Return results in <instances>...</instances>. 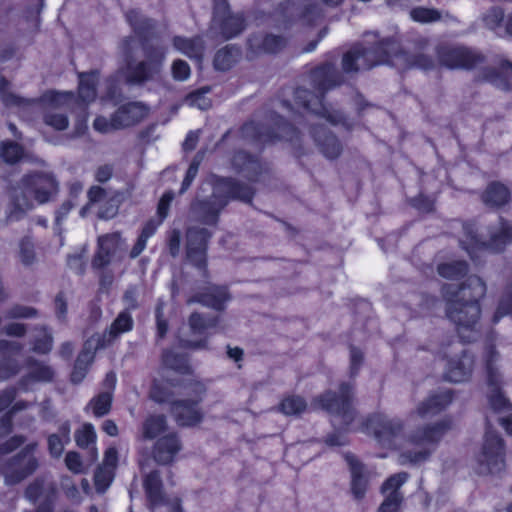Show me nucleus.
I'll return each instance as SVG.
<instances>
[{
  "label": "nucleus",
  "mask_w": 512,
  "mask_h": 512,
  "mask_svg": "<svg viewBox=\"0 0 512 512\" xmlns=\"http://www.w3.org/2000/svg\"><path fill=\"white\" fill-rule=\"evenodd\" d=\"M4 193L8 198L6 221L14 222L22 219L26 212L33 208L32 195L38 204L54 200L59 193V182L53 172L32 171L22 176L19 182L13 183L4 179Z\"/></svg>",
  "instance_id": "obj_1"
},
{
  "label": "nucleus",
  "mask_w": 512,
  "mask_h": 512,
  "mask_svg": "<svg viewBox=\"0 0 512 512\" xmlns=\"http://www.w3.org/2000/svg\"><path fill=\"white\" fill-rule=\"evenodd\" d=\"M310 80L318 94L309 89L298 87L294 92L295 102L306 110L325 118L332 125H341L348 131L352 130L354 124L341 110L334 108L331 104L324 103L326 92L342 85L344 82L343 75L337 67L330 62H325L311 70Z\"/></svg>",
  "instance_id": "obj_2"
},
{
  "label": "nucleus",
  "mask_w": 512,
  "mask_h": 512,
  "mask_svg": "<svg viewBox=\"0 0 512 512\" xmlns=\"http://www.w3.org/2000/svg\"><path fill=\"white\" fill-rule=\"evenodd\" d=\"M448 429L449 425L440 421L419 427L405 438L402 422L389 420L386 421V448L404 449L400 455L402 463L419 465L429 460Z\"/></svg>",
  "instance_id": "obj_3"
},
{
  "label": "nucleus",
  "mask_w": 512,
  "mask_h": 512,
  "mask_svg": "<svg viewBox=\"0 0 512 512\" xmlns=\"http://www.w3.org/2000/svg\"><path fill=\"white\" fill-rule=\"evenodd\" d=\"M134 42L132 36H126L119 42V50L124 61V66L120 68V75L128 86H143L160 77L164 59L159 56L150 57L147 51L142 50L144 59L137 62L134 57Z\"/></svg>",
  "instance_id": "obj_4"
},
{
  "label": "nucleus",
  "mask_w": 512,
  "mask_h": 512,
  "mask_svg": "<svg viewBox=\"0 0 512 512\" xmlns=\"http://www.w3.org/2000/svg\"><path fill=\"white\" fill-rule=\"evenodd\" d=\"M245 138L260 143H274L278 140L290 142L297 150H301V134L297 128L288 123L282 116L271 113L266 123L249 122L242 126Z\"/></svg>",
  "instance_id": "obj_5"
},
{
  "label": "nucleus",
  "mask_w": 512,
  "mask_h": 512,
  "mask_svg": "<svg viewBox=\"0 0 512 512\" xmlns=\"http://www.w3.org/2000/svg\"><path fill=\"white\" fill-rule=\"evenodd\" d=\"M355 383L341 382L339 391L326 390L313 398L312 404L330 415L338 418L343 427H348L356 418L357 411L353 406Z\"/></svg>",
  "instance_id": "obj_6"
},
{
  "label": "nucleus",
  "mask_w": 512,
  "mask_h": 512,
  "mask_svg": "<svg viewBox=\"0 0 512 512\" xmlns=\"http://www.w3.org/2000/svg\"><path fill=\"white\" fill-rule=\"evenodd\" d=\"M384 62V41L367 33L362 43L353 45L342 57L343 72L350 74L368 70Z\"/></svg>",
  "instance_id": "obj_7"
},
{
  "label": "nucleus",
  "mask_w": 512,
  "mask_h": 512,
  "mask_svg": "<svg viewBox=\"0 0 512 512\" xmlns=\"http://www.w3.org/2000/svg\"><path fill=\"white\" fill-rule=\"evenodd\" d=\"M185 389L190 397L176 399L171 402L170 414L180 427H195L204 419L200 405L206 395L207 388L198 380H188Z\"/></svg>",
  "instance_id": "obj_8"
},
{
  "label": "nucleus",
  "mask_w": 512,
  "mask_h": 512,
  "mask_svg": "<svg viewBox=\"0 0 512 512\" xmlns=\"http://www.w3.org/2000/svg\"><path fill=\"white\" fill-rule=\"evenodd\" d=\"M245 29V18L240 13H232L228 0H213L212 18L207 30L211 39L230 40Z\"/></svg>",
  "instance_id": "obj_9"
},
{
  "label": "nucleus",
  "mask_w": 512,
  "mask_h": 512,
  "mask_svg": "<svg viewBox=\"0 0 512 512\" xmlns=\"http://www.w3.org/2000/svg\"><path fill=\"white\" fill-rule=\"evenodd\" d=\"M505 467V442L498 432L488 427L476 459L475 472L481 476L500 475Z\"/></svg>",
  "instance_id": "obj_10"
},
{
  "label": "nucleus",
  "mask_w": 512,
  "mask_h": 512,
  "mask_svg": "<svg viewBox=\"0 0 512 512\" xmlns=\"http://www.w3.org/2000/svg\"><path fill=\"white\" fill-rule=\"evenodd\" d=\"M447 318L455 324L456 331L462 342L471 343L479 336V320L481 318L480 304L445 302Z\"/></svg>",
  "instance_id": "obj_11"
},
{
  "label": "nucleus",
  "mask_w": 512,
  "mask_h": 512,
  "mask_svg": "<svg viewBox=\"0 0 512 512\" xmlns=\"http://www.w3.org/2000/svg\"><path fill=\"white\" fill-rule=\"evenodd\" d=\"M37 446L36 442L27 444L1 465V473L6 485L19 484L38 469L39 461L34 455Z\"/></svg>",
  "instance_id": "obj_12"
},
{
  "label": "nucleus",
  "mask_w": 512,
  "mask_h": 512,
  "mask_svg": "<svg viewBox=\"0 0 512 512\" xmlns=\"http://www.w3.org/2000/svg\"><path fill=\"white\" fill-rule=\"evenodd\" d=\"M125 18L138 38L141 50L147 51L150 57L159 56L165 60V47L151 42L156 37V20L147 17L137 9L128 10L125 13Z\"/></svg>",
  "instance_id": "obj_13"
},
{
  "label": "nucleus",
  "mask_w": 512,
  "mask_h": 512,
  "mask_svg": "<svg viewBox=\"0 0 512 512\" xmlns=\"http://www.w3.org/2000/svg\"><path fill=\"white\" fill-rule=\"evenodd\" d=\"M212 233L202 227H190L186 231V258L195 267L203 279L210 277L207 251Z\"/></svg>",
  "instance_id": "obj_14"
},
{
  "label": "nucleus",
  "mask_w": 512,
  "mask_h": 512,
  "mask_svg": "<svg viewBox=\"0 0 512 512\" xmlns=\"http://www.w3.org/2000/svg\"><path fill=\"white\" fill-rule=\"evenodd\" d=\"M386 65L398 70L412 68L430 71L435 68V60L425 53H408L394 37L386 38Z\"/></svg>",
  "instance_id": "obj_15"
},
{
  "label": "nucleus",
  "mask_w": 512,
  "mask_h": 512,
  "mask_svg": "<svg viewBox=\"0 0 512 512\" xmlns=\"http://www.w3.org/2000/svg\"><path fill=\"white\" fill-rule=\"evenodd\" d=\"M485 282L476 275H471L461 284L446 283L441 287V294L445 302L480 304L486 295Z\"/></svg>",
  "instance_id": "obj_16"
},
{
  "label": "nucleus",
  "mask_w": 512,
  "mask_h": 512,
  "mask_svg": "<svg viewBox=\"0 0 512 512\" xmlns=\"http://www.w3.org/2000/svg\"><path fill=\"white\" fill-rule=\"evenodd\" d=\"M439 63L449 69L472 70L486 57L478 50L461 45H444L437 49Z\"/></svg>",
  "instance_id": "obj_17"
},
{
  "label": "nucleus",
  "mask_w": 512,
  "mask_h": 512,
  "mask_svg": "<svg viewBox=\"0 0 512 512\" xmlns=\"http://www.w3.org/2000/svg\"><path fill=\"white\" fill-rule=\"evenodd\" d=\"M147 507L151 512H184L181 499H168L163 492V483L158 470L148 473L143 481Z\"/></svg>",
  "instance_id": "obj_18"
},
{
  "label": "nucleus",
  "mask_w": 512,
  "mask_h": 512,
  "mask_svg": "<svg viewBox=\"0 0 512 512\" xmlns=\"http://www.w3.org/2000/svg\"><path fill=\"white\" fill-rule=\"evenodd\" d=\"M212 187H215L216 195L226 201L225 206L230 201H240L252 205L256 193L253 186L233 177L214 176Z\"/></svg>",
  "instance_id": "obj_19"
},
{
  "label": "nucleus",
  "mask_w": 512,
  "mask_h": 512,
  "mask_svg": "<svg viewBox=\"0 0 512 512\" xmlns=\"http://www.w3.org/2000/svg\"><path fill=\"white\" fill-rule=\"evenodd\" d=\"M220 316L193 312L188 318V326L191 334L200 336L198 340L181 339L180 344L183 348L188 349H205L207 348V337L210 329L216 328L220 322Z\"/></svg>",
  "instance_id": "obj_20"
},
{
  "label": "nucleus",
  "mask_w": 512,
  "mask_h": 512,
  "mask_svg": "<svg viewBox=\"0 0 512 512\" xmlns=\"http://www.w3.org/2000/svg\"><path fill=\"white\" fill-rule=\"evenodd\" d=\"M224 200L220 199L213 187L212 194L204 199H195L190 204L191 218L204 225H216L220 212L226 207Z\"/></svg>",
  "instance_id": "obj_21"
},
{
  "label": "nucleus",
  "mask_w": 512,
  "mask_h": 512,
  "mask_svg": "<svg viewBox=\"0 0 512 512\" xmlns=\"http://www.w3.org/2000/svg\"><path fill=\"white\" fill-rule=\"evenodd\" d=\"M231 299L228 286L210 283L189 297L186 303H198L217 312H222Z\"/></svg>",
  "instance_id": "obj_22"
},
{
  "label": "nucleus",
  "mask_w": 512,
  "mask_h": 512,
  "mask_svg": "<svg viewBox=\"0 0 512 512\" xmlns=\"http://www.w3.org/2000/svg\"><path fill=\"white\" fill-rule=\"evenodd\" d=\"M134 321L128 309L121 311L110 327L101 334H94L90 337V344L95 343V351L111 345L121 334L133 329Z\"/></svg>",
  "instance_id": "obj_23"
},
{
  "label": "nucleus",
  "mask_w": 512,
  "mask_h": 512,
  "mask_svg": "<svg viewBox=\"0 0 512 512\" xmlns=\"http://www.w3.org/2000/svg\"><path fill=\"white\" fill-rule=\"evenodd\" d=\"M475 364V356L468 349H462L459 355L448 359L444 379L460 383L471 378Z\"/></svg>",
  "instance_id": "obj_24"
},
{
  "label": "nucleus",
  "mask_w": 512,
  "mask_h": 512,
  "mask_svg": "<svg viewBox=\"0 0 512 512\" xmlns=\"http://www.w3.org/2000/svg\"><path fill=\"white\" fill-rule=\"evenodd\" d=\"M310 134L321 153L328 159H336L342 152L338 138L324 125L315 124L310 128Z\"/></svg>",
  "instance_id": "obj_25"
},
{
  "label": "nucleus",
  "mask_w": 512,
  "mask_h": 512,
  "mask_svg": "<svg viewBox=\"0 0 512 512\" xmlns=\"http://www.w3.org/2000/svg\"><path fill=\"white\" fill-rule=\"evenodd\" d=\"M181 448L182 444L177 433H168L155 442L153 458L160 465H169L174 461Z\"/></svg>",
  "instance_id": "obj_26"
},
{
  "label": "nucleus",
  "mask_w": 512,
  "mask_h": 512,
  "mask_svg": "<svg viewBox=\"0 0 512 512\" xmlns=\"http://www.w3.org/2000/svg\"><path fill=\"white\" fill-rule=\"evenodd\" d=\"M146 115L145 106L140 102H131L122 105L111 116L113 129H121L139 123Z\"/></svg>",
  "instance_id": "obj_27"
},
{
  "label": "nucleus",
  "mask_w": 512,
  "mask_h": 512,
  "mask_svg": "<svg viewBox=\"0 0 512 512\" xmlns=\"http://www.w3.org/2000/svg\"><path fill=\"white\" fill-rule=\"evenodd\" d=\"M500 359V354L494 344H489L485 348L484 362H485V383L487 390H500L503 389L505 381L502 373L496 365Z\"/></svg>",
  "instance_id": "obj_28"
},
{
  "label": "nucleus",
  "mask_w": 512,
  "mask_h": 512,
  "mask_svg": "<svg viewBox=\"0 0 512 512\" xmlns=\"http://www.w3.org/2000/svg\"><path fill=\"white\" fill-rule=\"evenodd\" d=\"M231 163L233 168L249 181H257L263 171L259 158L243 150L233 155Z\"/></svg>",
  "instance_id": "obj_29"
},
{
  "label": "nucleus",
  "mask_w": 512,
  "mask_h": 512,
  "mask_svg": "<svg viewBox=\"0 0 512 512\" xmlns=\"http://www.w3.org/2000/svg\"><path fill=\"white\" fill-rule=\"evenodd\" d=\"M483 204L492 210H498L509 203L511 193L509 188L499 181L490 182L481 194Z\"/></svg>",
  "instance_id": "obj_30"
},
{
  "label": "nucleus",
  "mask_w": 512,
  "mask_h": 512,
  "mask_svg": "<svg viewBox=\"0 0 512 512\" xmlns=\"http://www.w3.org/2000/svg\"><path fill=\"white\" fill-rule=\"evenodd\" d=\"M26 365L29 371L18 382L21 389L27 390L28 385L32 382H50L53 380L55 373L51 366L34 358L27 359Z\"/></svg>",
  "instance_id": "obj_31"
},
{
  "label": "nucleus",
  "mask_w": 512,
  "mask_h": 512,
  "mask_svg": "<svg viewBox=\"0 0 512 512\" xmlns=\"http://www.w3.org/2000/svg\"><path fill=\"white\" fill-rule=\"evenodd\" d=\"M186 383L187 381L175 379H167L165 381L154 379L149 390V398L158 404L168 403L171 405V402L175 400L172 388L183 387L185 389Z\"/></svg>",
  "instance_id": "obj_32"
},
{
  "label": "nucleus",
  "mask_w": 512,
  "mask_h": 512,
  "mask_svg": "<svg viewBox=\"0 0 512 512\" xmlns=\"http://www.w3.org/2000/svg\"><path fill=\"white\" fill-rule=\"evenodd\" d=\"M95 343L90 344V338L85 342L81 352L77 356V359L74 363L73 370L71 372V382L74 384H79L85 378L89 365L93 362Z\"/></svg>",
  "instance_id": "obj_33"
},
{
  "label": "nucleus",
  "mask_w": 512,
  "mask_h": 512,
  "mask_svg": "<svg viewBox=\"0 0 512 512\" xmlns=\"http://www.w3.org/2000/svg\"><path fill=\"white\" fill-rule=\"evenodd\" d=\"M453 400V391L445 390L438 394L431 395L426 401L422 402L417 412L420 416L434 415L445 409Z\"/></svg>",
  "instance_id": "obj_34"
},
{
  "label": "nucleus",
  "mask_w": 512,
  "mask_h": 512,
  "mask_svg": "<svg viewBox=\"0 0 512 512\" xmlns=\"http://www.w3.org/2000/svg\"><path fill=\"white\" fill-rule=\"evenodd\" d=\"M98 76V71L79 74L78 96L83 103L88 104L96 99Z\"/></svg>",
  "instance_id": "obj_35"
},
{
  "label": "nucleus",
  "mask_w": 512,
  "mask_h": 512,
  "mask_svg": "<svg viewBox=\"0 0 512 512\" xmlns=\"http://www.w3.org/2000/svg\"><path fill=\"white\" fill-rule=\"evenodd\" d=\"M308 404L300 395H287L279 402L276 410L285 416L300 417L306 410Z\"/></svg>",
  "instance_id": "obj_36"
},
{
  "label": "nucleus",
  "mask_w": 512,
  "mask_h": 512,
  "mask_svg": "<svg viewBox=\"0 0 512 512\" xmlns=\"http://www.w3.org/2000/svg\"><path fill=\"white\" fill-rule=\"evenodd\" d=\"M172 42L173 46L177 50L189 57H201L204 51V41L200 36H195L193 38L175 36Z\"/></svg>",
  "instance_id": "obj_37"
},
{
  "label": "nucleus",
  "mask_w": 512,
  "mask_h": 512,
  "mask_svg": "<svg viewBox=\"0 0 512 512\" xmlns=\"http://www.w3.org/2000/svg\"><path fill=\"white\" fill-rule=\"evenodd\" d=\"M163 365L179 374H191L192 368L185 354L176 353L172 350H164L162 353Z\"/></svg>",
  "instance_id": "obj_38"
},
{
  "label": "nucleus",
  "mask_w": 512,
  "mask_h": 512,
  "mask_svg": "<svg viewBox=\"0 0 512 512\" xmlns=\"http://www.w3.org/2000/svg\"><path fill=\"white\" fill-rule=\"evenodd\" d=\"M240 49L234 45H226L218 50L214 56L213 64L216 70L227 71L238 61Z\"/></svg>",
  "instance_id": "obj_39"
},
{
  "label": "nucleus",
  "mask_w": 512,
  "mask_h": 512,
  "mask_svg": "<svg viewBox=\"0 0 512 512\" xmlns=\"http://www.w3.org/2000/svg\"><path fill=\"white\" fill-rule=\"evenodd\" d=\"M351 492L355 499L364 497L367 488V479L363 473V466L356 460L350 461Z\"/></svg>",
  "instance_id": "obj_40"
},
{
  "label": "nucleus",
  "mask_w": 512,
  "mask_h": 512,
  "mask_svg": "<svg viewBox=\"0 0 512 512\" xmlns=\"http://www.w3.org/2000/svg\"><path fill=\"white\" fill-rule=\"evenodd\" d=\"M167 429V419L165 415H149L142 424L143 438L155 439Z\"/></svg>",
  "instance_id": "obj_41"
},
{
  "label": "nucleus",
  "mask_w": 512,
  "mask_h": 512,
  "mask_svg": "<svg viewBox=\"0 0 512 512\" xmlns=\"http://www.w3.org/2000/svg\"><path fill=\"white\" fill-rule=\"evenodd\" d=\"M468 263L464 260L441 263L437 267L438 274L446 279L458 280L467 275Z\"/></svg>",
  "instance_id": "obj_42"
},
{
  "label": "nucleus",
  "mask_w": 512,
  "mask_h": 512,
  "mask_svg": "<svg viewBox=\"0 0 512 512\" xmlns=\"http://www.w3.org/2000/svg\"><path fill=\"white\" fill-rule=\"evenodd\" d=\"M510 242H512V225L503 223L500 231L492 234L489 240L483 243V245L491 251L498 253L503 251Z\"/></svg>",
  "instance_id": "obj_43"
},
{
  "label": "nucleus",
  "mask_w": 512,
  "mask_h": 512,
  "mask_svg": "<svg viewBox=\"0 0 512 512\" xmlns=\"http://www.w3.org/2000/svg\"><path fill=\"white\" fill-rule=\"evenodd\" d=\"M486 399L489 408L495 413L512 411V403L506 396L504 389L486 390Z\"/></svg>",
  "instance_id": "obj_44"
},
{
  "label": "nucleus",
  "mask_w": 512,
  "mask_h": 512,
  "mask_svg": "<svg viewBox=\"0 0 512 512\" xmlns=\"http://www.w3.org/2000/svg\"><path fill=\"white\" fill-rule=\"evenodd\" d=\"M123 83L128 85L123 76L120 75V68L115 75L109 77L106 81V98L114 102V104H118L124 100Z\"/></svg>",
  "instance_id": "obj_45"
},
{
  "label": "nucleus",
  "mask_w": 512,
  "mask_h": 512,
  "mask_svg": "<svg viewBox=\"0 0 512 512\" xmlns=\"http://www.w3.org/2000/svg\"><path fill=\"white\" fill-rule=\"evenodd\" d=\"M24 156L23 147L14 141L0 143V159L7 164H16Z\"/></svg>",
  "instance_id": "obj_46"
},
{
  "label": "nucleus",
  "mask_w": 512,
  "mask_h": 512,
  "mask_svg": "<svg viewBox=\"0 0 512 512\" xmlns=\"http://www.w3.org/2000/svg\"><path fill=\"white\" fill-rule=\"evenodd\" d=\"M112 399V392H101L90 400L88 407H91L94 416L103 417L110 412Z\"/></svg>",
  "instance_id": "obj_47"
},
{
  "label": "nucleus",
  "mask_w": 512,
  "mask_h": 512,
  "mask_svg": "<svg viewBox=\"0 0 512 512\" xmlns=\"http://www.w3.org/2000/svg\"><path fill=\"white\" fill-rule=\"evenodd\" d=\"M409 14L413 21L423 24L437 22L441 19V12L438 9L423 6L411 9Z\"/></svg>",
  "instance_id": "obj_48"
},
{
  "label": "nucleus",
  "mask_w": 512,
  "mask_h": 512,
  "mask_svg": "<svg viewBox=\"0 0 512 512\" xmlns=\"http://www.w3.org/2000/svg\"><path fill=\"white\" fill-rule=\"evenodd\" d=\"M363 429L368 435H373L375 439L381 441L384 430V418L381 413L370 414L363 423Z\"/></svg>",
  "instance_id": "obj_49"
},
{
  "label": "nucleus",
  "mask_w": 512,
  "mask_h": 512,
  "mask_svg": "<svg viewBox=\"0 0 512 512\" xmlns=\"http://www.w3.org/2000/svg\"><path fill=\"white\" fill-rule=\"evenodd\" d=\"M211 91L209 86L202 87L189 93L186 96V103L201 110H207L211 107V100L206 96Z\"/></svg>",
  "instance_id": "obj_50"
},
{
  "label": "nucleus",
  "mask_w": 512,
  "mask_h": 512,
  "mask_svg": "<svg viewBox=\"0 0 512 512\" xmlns=\"http://www.w3.org/2000/svg\"><path fill=\"white\" fill-rule=\"evenodd\" d=\"M23 346L19 342L9 341V340H0V356L2 361L0 362V371H4V366L8 361H16V359H12L11 356L19 354L22 350Z\"/></svg>",
  "instance_id": "obj_51"
},
{
  "label": "nucleus",
  "mask_w": 512,
  "mask_h": 512,
  "mask_svg": "<svg viewBox=\"0 0 512 512\" xmlns=\"http://www.w3.org/2000/svg\"><path fill=\"white\" fill-rule=\"evenodd\" d=\"M38 331L39 333L34 340L33 351L38 354H47L52 349L53 336L46 327H41Z\"/></svg>",
  "instance_id": "obj_52"
},
{
  "label": "nucleus",
  "mask_w": 512,
  "mask_h": 512,
  "mask_svg": "<svg viewBox=\"0 0 512 512\" xmlns=\"http://www.w3.org/2000/svg\"><path fill=\"white\" fill-rule=\"evenodd\" d=\"M504 316L512 317V288L506 289L501 295L492 320L497 323Z\"/></svg>",
  "instance_id": "obj_53"
},
{
  "label": "nucleus",
  "mask_w": 512,
  "mask_h": 512,
  "mask_svg": "<svg viewBox=\"0 0 512 512\" xmlns=\"http://www.w3.org/2000/svg\"><path fill=\"white\" fill-rule=\"evenodd\" d=\"M43 121L46 125L58 131L67 129L69 125L68 116L54 110L46 111L43 115Z\"/></svg>",
  "instance_id": "obj_54"
},
{
  "label": "nucleus",
  "mask_w": 512,
  "mask_h": 512,
  "mask_svg": "<svg viewBox=\"0 0 512 512\" xmlns=\"http://www.w3.org/2000/svg\"><path fill=\"white\" fill-rule=\"evenodd\" d=\"M113 480V470L99 466L94 473V483L98 492H104Z\"/></svg>",
  "instance_id": "obj_55"
},
{
  "label": "nucleus",
  "mask_w": 512,
  "mask_h": 512,
  "mask_svg": "<svg viewBox=\"0 0 512 512\" xmlns=\"http://www.w3.org/2000/svg\"><path fill=\"white\" fill-rule=\"evenodd\" d=\"M96 440L94 427L90 423L83 425L82 429L75 432L76 444L81 448H86Z\"/></svg>",
  "instance_id": "obj_56"
},
{
  "label": "nucleus",
  "mask_w": 512,
  "mask_h": 512,
  "mask_svg": "<svg viewBox=\"0 0 512 512\" xmlns=\"http://www.w3.org/2000/svg\"><path fill=\"white\" fill-rule=\"evenodd\" d=\"M10 87L9 80L3 76L0 75V93L2 94V100L6 105H13V106H21L23 105L26 100L8 92V89Z\"/></svg>",
  "instance_id": "obj_57"
},
{
  "label": "nucleus",
  "mask_w": 512,
  "mask_h": 512,
  "mask_svg": "<svg viewBox=\"0 0 512 512\" xmlns=\"http://www.w3.org/2000/svg\"><path fill=\"white\" fill-rule=\"evenodd\" d=\"M286 45V40L282 36L268 34L261 43V49L266 53H277Z\"/></svg>",
  "instance_id": "obj_58"
},
{
  "label": "nucleus",
  "mask_w": 512,
  "mask_h": 512,
  "mask_svg": "<svg viewBox=\"0 0 512 512\" xmlns=\"http://www.w3.org/2000/svg\"><path fill=\"white\" fill-rule=\"evenodd\" d=\"M122 242L123 240L119 232L105 234L98 238V245L107 249L113 255H115Z\"/></svg>",
  "instance_id": "obj_59"
},
{
  "label": "nucleus",
  "mask_w": 512,
  "mask_h": 512,
  "mask_svg": "<svg viewBox=\"0 0 512 512\" xmlns=\"http://www.w3.org/2000/svg\"><path fill=\"white\" fill-rule=\"evenodd\" d=\"M44 485L45 480L42 477H37L26 487L25 498L35 504L43 493Z\"/></svg>",
  "instance_id": "obj_60"
},
{
  "label": "nucleus",
  "mask_w": 512,
  "mask_h": 512,
  "mask_svg": "<svg viewBox=\"0 0 512 512\" xmlns=\"http://www.w3.org/2000/svg\"><path fill=\"white\" fill-rule=\"evenodd\" d=\"M20 259L21 262L28 266L35 261L34 244L29 237H24L20 241Z\"/></svg>",
  "instance_id": "obj_61"
},
{
  "label": "nucleus",
  "mask_w": 512,
  "mask_h": 512,
  "mask_svg": "<svg viewBox=\"0 0 512 512\" xmlns=\"http://www.w3.org/2000/svg\"><path fill=\"white\" fill-rule=\"evenodd\" d=\"M364 362V353L354 345H350V366L349 375L355 378Z\"/></svg>",
  "instance_id": "obj_62"
},
{
  "label": "nucleus",
  "mask_w": 512,
  "mask_h": 512,
  "mask_svg": "<svg viewBox=\"0 0 512 512\" xmlns=\"http://www.w3.org/2000/svg\"><path fill=\"white\" fill-rule=\"evenodd\" d=\"M410 205L422 213H430L434 210V200L427 195L420 193L409 200Z\"/></svg>",
  "instance_id": "obj_63"
},
{
  "label": "nucleus",
  "mask_w": 512,
  "mask_h": 512,
  "mask_svg": "<svg viewBox=\"0 0 512 512\" xmlns=\"http://www.w3.org/2000/svg\"><path fill=\"white\" fill-rule=\"evenodd\" d=\"M113 254H111L107 249H104L98 245L97 251L93 256L91 265L93 269H104L107 267L113 258Z\"/></svg>",
  "instance_id": "obj_64"
}]
</instances>
